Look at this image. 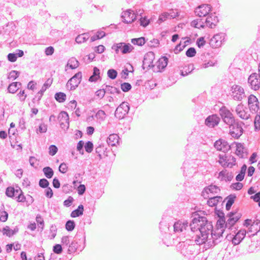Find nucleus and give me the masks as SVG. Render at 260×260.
Wrapping results in <instances>:
<instances>
[{"label": "nucleus", "mask_w": 260, "mask_h": 260, "mask_svg": "<svg viewBox=\"0 0 260 260\" xmlns=\"http://www.w3.org/2000/svg\"><path fill=\"white\" fill-rule=\"evenodd\" d=\"M215 213L219 218L216 222V228L213 230L212 222L208 221L207 218L205 216H201L199 214H196L190 224L191 230L194 232L199 231L200 235H197L196 241L198 242L199 244L205 243L208 241L209 235L210 234L212 238V242L211 244V239L208 242L210 246H214L221 241L223 238L222 234L224 232L223 229V224L225 223V215L221 210H217L215 208Z\"/></svg>", "instance_id": "f257e3e1"}, {"label": "nucleus", "mask_w": 260, "mask_h": 260, "mask_svg": "<svg viewBox=\"0 0 260 260\" xmlns=\"http://www.w3.org/2000/svg\"><path fill=\"white\" fill-rule=\"evenodd\" d=\"M173 226V230L175 233H180L186 230L187 223L182 222L181 221H174L171 217L164 215L161 221L159 222V228L161 232L166 234L170 231V228Z\"/></svg>", "instance_id": "f03ea898"}, {"label": "nucleus", "mask_w": 260, "mask_h": 260, "mask_svg": "<svg viewBox=\"0 0 260 260\" xmlns=\"http://www.w3.org/2000/svg\"><path fill=\"white\" fill-rule=\"evenodd\" d=\"M177 247L181 253L185 256H188L195 253L194 245L189 244L187 241L180 242Z\"/></svg>", "instance_id": "7ed1b4c3"}, {"label": "nucleus", "mask_w": 260, "mask_h": 260, "mask_svg": "<svg viewBox=\"0 0 260 260\" xmlns=\"http://www.w3.org/2000/svg\"><path fill=\"white\" fill-rule=\"evenodd\" d=\"M244 123L237 119V121L230 126V134L231 136L235 139H238L243 134L244 130L242 127V125Z\"/></svg>", "instance_id": "20e7f679"}, {"label": "nucleus", "mask_w": 260, "mask_h": 260, "mask_svg": "<svg viewBox=\"0 0 260 260\" xmlns=\"http://www.w3.org/2000/svg\"><path fill=\"white\" fill-rule=\"evenodd\" d=\"M129 108V106L127 102H122L116 108L115 111V116L119 119L124 118L125 115L128 113Z\"/></svg>", "instance_id": "39448f33"}, {"label": "nucleus", "mask_w": 260, "mask_h": 260, "mask_svg": "<svg viewBox=\"0 0 260 260\" xmlns=\"http://www.w3.org/2000/svg\"><path fill=\"white\" fill-rule=\"evenodd\" d=\"M155 59V54L152 51H149L146 53L144 57L143 60L142 68L143 70L146 69L147 70H149L150 69L154 67L153 64L154 59Z\"/></svg>", "instance_id": "423d86ee"}, {"label": "nucleus", "mask_w": 260, "mask_h": 260, "mask_svg": "<svg viewBox=\"0 0 260 260\" xmlns=\"http://www.w3.org/2000/svg\"><path fill=\"white\" fill-rule=\"evenodd\" d=\"M232 96L237 101H241L245 96L244 88L239 85L235 84L231 87Z\"/></svg>", "instance_id": "0eeeda50"}, {"label": "nucleus", "mask_w": 260, "mask_h": 260, "mask_svg": "<svg viewBox=\"0 0 260 260\" xmlns=\"http://www.w3.org/2000/svg\"><path fill=\"white\" fill-rule=\"evenodd\" d=\"M260 78L256 73H252L248 78V83L250 88L254 90L260 88Z\"/></svg>", "instance_id": "6e6552de"}, {"label": "nucleus", "mask_w": 260, "mask_h": 260, "mask_svg": "<svg viewBox=\"0 0 260 260\" xmlns=\"http://www.w3.org/2000/svg\"><path fill=\"white\" fill-rule=\"evenodd\" d=\"M82 73L81 72H78L69 80L67 83V86H68L70 84L71 86L70 90H75L80 83L82 80Z\"/></svg>", "instance_id": "1a4fd4ad"}, {"label": "nucleus", "mask_w": 260, "mask_h": 260, "mask_svg": "<svg viewBox=\"0 0 260 260\" xmlns=\"http://www.w3.org/2000/svg\"><path fill=\"white\" fill-rule=\"evenodd\" d=\"M214 147L217 150L227 152L231 149V145H230L228 142L224 139H219L214 144Z\"/></svg>", "instance_id": "9d476101"}, {"label": "nucleus", "mask_w": 260, "mask_h": 260, "mask_svg": "<svg viewBox=\"0 0 260 260\" xmlns=\"http://www.w3.org/2000/svg\"><path fill=\"white\" fill-rule=\"evenodd\" d=\"M248 105L251 112L257 113L259 109L258 100L253 94H250L248 96Z\"/></svg>", "instance_id": "9b49d317"}, {"label": "nucleus", "mask_w": 260, "mask_h": 260, "mask_svg": "<svg viewBox=\"0 0 260 260\" xmlns=\"http://www.w3.org/2000/svg\"><path fill=\"white\" fill-rule=\"evenodd\" d=\"M225 34L220 33L215 35L210 40L209 44L213 48H218L221 46L224 41Z\"/></svg>", "instance_id": "f8f14e48"}, {"label": "nucleus", "mask_w": 260, "mask_h": 260, "mask_svg": "<svg viewBox=\"0 0 260 260\" xmlns=\"http://www.w3.org/2000/svg\"><path fill=\"white\" fill-rule=\"evenodd\" d=\"M212 10V6L209 4H203L198 7L196 10L195 13L200 17L206 16L208 15L209 13Z\"/></svg>", "instance_id": "ddd939ff"}, {"label": "nucleus", "mask_w": 260, "mask_h": 260, "mask_svg": "<svg viewBox=\"0 0 260 260\" xmlns=\"http://www.w3.org/2000/svg\"><path fill=\"white\" fill-rule=\"evenodd\" d=\"M220 118L216 114L208 116L205 119V124L209 127L213 128L218 125Z\"/></svg>", "instance_id": "4468645a"}, {"label": "nucleus", "mask_w": 260, "mask_h": 260, "mask_svg": "<svg viewBox=\"0 0 260 260\" xmlns=\"http://www.w3.org/2000/svg\"><path fill=\"white\" fill-rule=\"evenodd\" d=\"M246 107H244L242 104H240L236 107V112L241 119L247 120L249 118L250 114L248 111H246Z\"/></svg>", "instance_id": "2eb2a0df"}, {"label": "nucleus", "mask_w": 260, "mask_h": 260, "mask_svg": "<svg viewBox=\"0 0 260 260\" xmlns=\"http://www.w3.org/2000/svg\"><path fill=\"white\" fill-rule=\"evenodd\" d=\"M79 234L77 233L75 237V239L73 240L69 245L68 253L69 254H72L76 252L77 250L81 251L84 248V246H81L78 244L77 241V238Z\"/></svg>", "instance_id": "dca6fc26"}, {"label": "nucleus", "mask_w": 260, "mask_h": 260, "mask_svg": "<svg viewBox=\"0 0 260 260\" xmlns=\"http://www.w3.org/2000/svg\"><path fill=\"white\" fill-rule=\"evenodd\" d=\"M219 22L218 17L215 15V13H211L208 15L205 20L206 26L211 28H214Z\"/></svg>", "instance_id": "f3484780"}, {"label": "nucleus", "mask_w": 260, "mask_h": 260, "mask_svg": "<svg viewBox=\"0 0 260 260\" xmlns=\"http://www.w3.org/2000/svg\"><path fill=\"white\" fill-rule=\"evenodd\" d=\"M121 17L123 19L122 21L126 24L134 22L136 18V15L132 13L131 10H128L124 12Z\"/></svg>", "instance_id": "a211bd4d"}, {"label": "nucleus", "mask_w": 260, "mask_h": 260, "mask_svg": "<svg viewBox=\"0 0 260 260\" xmlns=\"http://www.w3.org/2000/svg\"><path fill=\"white\" fill-rule=\"evenodd\" d=\"M241 217V214H238L235 217L229 218L226 221L225 220V223L223 224V229L224 230L226 228L229 230L232 229V227L240 219Z\"/></svg>", "instance_id": "6ab92c4d"}, {"label": "nucleus", "mask_w": 260, "mask_h": 260, "mask_svg": "<svg viewBox=\"0 0 260 260\" xmlns=\"http://www.w3.org/2000/svg\"><path fill=\"white\" fill-rule=\"evenodd\" d=\"M53 82V78H48L46 81L44 83L41 89L37 93V96L38 97V101H39L43 94L45 91L52 84Z\"/></svg>", "instance_id": "aec40b11"}, {"label": "nucleus", "mask_w": 260, "mask_h": 260, "mask_svg": "<svg viewBox=\"0 0 260 260\" xmlns=\"http://www.w3.org/2000/svg\"><path fill=\"white\" fill-rule=\"evenodd\" d=\"M236 145V154L240 158H244L247 155L246 149L244 147L243 144L240 143L234 142Z\"/></svg>", "instance_id": "412c9836"}, {"label": "nucleus", "mask_w": 260, "mask_h": 260, "mask_svg": "<svg viewBox=\"0 0 260 260\" xmlns=\"http://www.w3.org/2000/svg\"><path fill=\"white\" fill-rule=\"evenodd\" d=\"M168 58L166 56H161L157 61L156 66L158 69V72H162L166 68L168 63Z\"/></svg>", "instance_id": "4be33fe9"}, {"label": "nucleus", "mask_w": 260, "mask_h": 260, "mask_svg": "<svg viewBox=\"0 0 260 260\" xmlns=\"http://www.w3.org/2000/svg\"><path fill=\"white\" fill-rule=\"evenodd\" d=\"M20 190V188L18 186L16 187V188L12 186H9L6 188L5 193L7 197L13 198L15 196H17Z\"/></svg>", "instance_id": "5701e85b"}, {"label": "nucleus", "mask_w": 260, "mask_h": 260, "mask_svg": "<svg viewBox=\"0 0 260 260\" xmlns=\"http://www.w3.org/2000/svg\"><path fill=\"white\" fill-rule=\"evenodd\" d=\"M119 137L116 134H110L108 137L107 142L109 146H115L116 143H118Z\"/></svg>", "instance_id": "b1692460"}, {"label": "nucleus", "mask_w": 260, "mask_h": 260, "mask_svg": "<svg viewBox=\"0 0 260 260\" xmlns=\"http://www.w3.org/2000/svg\"><path fill=\"white\" fill-rule=\"evenodd\" d=\"M19 229L16 226L14 230L11 229L9 226H6L3 229V232L4 235H6L9 237H12L13 235L16 234L18 232Z\"/></svg>", "instance_id": "393cba45"}, {"label": "nucleus", "mask_w": 260, "mask_h": 260, "mask_svg": "<svg viewBox=\"0 0 260 260\" xmlns=\"http://www.w3.org/2000/svg\"><path fill=\"white\" fill-rule=\"evenodd\" d=\"M22 84L19 82H12L8 87V91L9 93H15L21 86Z\"/></svg>", "instance_id": "a878e982"}, {"label": "nucleus", "mask_w": 260, "mask_h": 260, "mask_svg": "<svg viewBox=\"0 0 260 260\" xmlns=\"http://www.w3.org/2000/svg\"><path fill=\"white\" fill-rule=\"evenodd\" d=\"M100 74V70L96 67H94L92 75L89 77L88 81L90 82H95L101 78Z\"/></svg>", "instance_id": "bb28decb"}, {"label": "nucleus", "mask_w": 260, "mask_h": 260, "mask_svg": "<svg viewBox=\"0 0 260 260\" xmlns=\"http://www.w3.org/2000/svg\"><path fill=\"white\" fill-rule=\"evenodd\" d=\"M222 198L220 196H215L211 197L207 201V204L210 207H214L217 204L222 201Z\"/></svg>", "instance_id": "cd10ccee"}, {"label": "nucleus", "mask_w": 260, "mask_h": 260, "mask_svg": "<svg viewBox=\"0 0 260 260\" xmlns=\"http://www.w3.org/2000/svg\"><path fill=\"white\" fill-rule=\"evenodd\" d=\"M84 211V206L81 204L78 206V208L73 210L71 213V216L73 218L79 217L83 215Z\"/></svg>", "instance_id": "c85d7f7f"}, {"label": "nucleus", "mask_w": 260, "mask_h": 260, "mask_svg": "<svg viewBox=\"0 0 260 260\" xmlns=\"http://www.w3.org/2000/svg\"><path fill=\"white\" fill-rule=\"evenodd\" d=\"M89 38V33H83L77 36L75 38V41L78 44H81L86 42Z\"/></svg>", "instance_id": "c756f323"}, {"label": "nucleus", "mask_w": 260, "mask_h": 260, "mask_svg": "<svg viewBox=\"0 0 260 260\" xmlns=\"http://www.w3.org/2000/svg\"><path fill=\"white\" fill-rule=\"evenodd\" d=\"M194 70V66L193 64H189L185 66L183 68V70L181 71L180 75L183 76H186L191 73Z\"/></svg>", "instance_id": "7c9ffc66"}, {"label": "nucleus", "mask_w": 260, "mask_h": 260, "mask_svg": "<svg viewBox=\"0 0 260 260\" xmlns=\"http://www.w3.org/2000/svg\"><path fill=\"white\" fill-rule=\"evenodd\" d=\"M122 44V46L121 49V51L122 54H126L130 53L132 50L134 49L133 46H132L129 43H120Z\"/></svg>", "instance_id": "2f4dec72"}, {"label": "nucleus", "mask_w": 260, "mask_h": 260, "mask_svg": "<svg viewBox=\"0 0 260 260\" xmlns=\"http://www.w3.org/2000/svg\"><path fill=\"white\" fill-rule=\"evenodd\" d=\"M204 190L207 193H209V192L212 193H217L220 191V189L218 187L214 185H210L204 188Z\"/></svg>", "instance_id": "473e14b6"}, {"label": "nucleus", "mask_w": 260, "mask_h": 260, "mask_svg": "<svg viewBox=\"0 0 260 260\" xmlns=\"http://www.w3.org/2000/svg\"><path fill=\"white\" fill-rule=\"evenodd\" d=\"M104 87H105V90H106V92H107L111 94H114V93H116L117 94H119L121 93V91L119 90V89H118L116 87H114L112 86H110V85H106V84H105Z\"/></svg>", "instance_id": "72a5a7b5"}, {"label": "nucleus", "mask_w": 260, "mask_h": 260, "mask_svg": "<svg viewBox=\"0 0 260 260\" xmlns=\"http://www.w3.org/2000/svg\"><path fill=\"white\" fill-rule=\"evenodd\" d=\"M218 157L219 158L218 160L219 164L224 168L227 167L226 165H228V162L229 161V159H228V155L226 154H219Z\"/></svg>", "instance_id": "f704fd0d"}, {"label": "nucleus", "mask_w": 260, "mask_h": 260, "mask_svg": "<svg viewBox=\"0 0 260 260\" xmlns=\"http://www.w3.org/2000/svg\"><path fill=\"white\" fill-rule=\"evenodd\" d=\"M106 34L104 31H98L95 35L92 36L90 38V42H93L96 40L101 39L105 37Z\"/></svg>", "instance_id": "c9c22d12"}, {"label": "nucleus", "mask_w": 260, "mask_h": 260, "mask_svg": "<svg viewBox=\"0 0 260 260\" xmlns=\"http://www.w3.org/2000/svg\"><path fill=\"white\" fill-rule=\"evenodd\" d=\"M260 230V221H255L251 224L250 226L249 232H254V234H253V235H254L255 234H256L258 231Z\"/></svg>", "instance_id": "e433bc0d"}, {"label": "nucleus", "mask_w": 260, "mask_h": 260, "mask_svg": "<svg viewBox=\"0 0 260 260\" xmlns=\"http://www.w3.org/2000/svg\"><path fill=\"white\" fill-rule=\"evenodd\" d=\"M43 172L45 177L48 179L51 178L54 174L53 169L50 167H46L43 169Z\"/></svg>", "instance_id": "4c0bfd02"}, {"label": "nucleus", "mask_w": 260, "mask_h": 260, "mask_svg": "<svg viewBox=\"0 0 260 260\" xmlns=\"http://www.w3.org/2000/svg\"><path fill=\"white\" fill-rule=\"evenodd\" d=\"M54 98L59 103L64 102L67 98L66 94L62 92H58L55 94Z\"/></svg>", "instance_id": "58836bf2"}, {"label": "nucleus", "mask_w": 260, "mask_h": 260, "mask_svg": "<svg viewBox=\"0 0 260 260\" xmlns=\"http://www.w3.org/2000/svg\"><path fill=\"white\" fill-rule=\"evenodd\" d=\"M131 42L134 45L142 46L146 43L145 38L144 37H140L138 38H134L131 40Z\"/></svg>", "instance_id": "ea45409f"}, {"label": "nucleus", "mask_w": 260, "mask_h": 260, "mask_svg": "<svg viewBox=\"0 0 260 260\" xmlns=\"http://www.w3.org/2000/svg\"><path fill=\"white\" fill-rule=\"evenodd\" d=\"M231 113H232L225 106H222L219 109V114L223 120L229 115H231Z\"/></svg>", "instance_id": "a19ab883"}, {"label": "nucleus", "mask_w": 260, "mask_h": 260, "mask_svg": "<svg viewBox=\"0 0 260 260\" xmlns=\"http://www.w3.org/2000/svg\"><path fill=\"white\" fill-rule=\"evenodd\" d=\"M76 226L75 222L74 220H69L66 222L65 228L68 232L73 231Z\"/></svg>", "instance_id": "79ce46f5"}, {"label": "nucleus", "mask_w": 260, "mask_h": 260, "mask_svg": "<svg viewBox=\"0 0 260 260\" xmlns=\"http://www.w3.org/2000/svg\"><path fill=\"white\" fill-rule=\"evenodd\" d=\"M223 120L226 124L230 126L234 123V122L237 121V119L236 120L235 119L233 114L231 113V115H229L228 117L224 118Z\"/></svg>", "instance_id": "37998d69"}, {"label": "nucleus", "mask_w": 260, "mask_h": 260, "mask_svg": "<svg viewBox=\"0 0 260 260\" xmlns=\"http://www.w3.org/2000/svg\"><path fill=\"white\" fill-rule=\"evenodd\" d=\"M69 67L71 69H75L79 67V61L74 57H72L69 60Z\"/></svg>", "instance_id": "c03bdc74"}, {"label": "nucleus", "mask_w": 260, "mask_h": 260, "mask_svg": "<svg viewBox=\"0 0 260 260\" xmlns=\"http://www.w3.org/2000/svg\"><path fill=\"white\" fill-rule=\"evenodd\" d=\"M186 43H189V40H187L184 42V44L183 45H181V43L180 42L179 44H178L174 49V52L175 54H177L181 52L183 49L186 46Z\"/></svg>", "instance_id": "a18cd8bd"}, {"label": "nucleus", "mask_w": 260, "mask_h": 260, "mask_svg": "<svg viewBox=\"0 0 260 260\" xmlns=\"http://www.w3.org/2000/svg\"><path fill=\"white\" fill-rule=\"evenodd\" d=\"M228 159H229V161L228 162V165H226L227 167L231 168L236 165V159L234 156L231 155H228Z\"/></svg>", "instance_id": "49530a36"}, {"label": "nucleus", "mask_w": 260, "mask_h": 260, "mask_svg": "<svg viewBox=\"0 0 260 260\" xmlns=\"http://www.w3.org/2000/svg\"><path fill=\"white\" fill-rule=\"evenodd\" d=\"M17 196L16 197V198L17 199V201L18 202L23 203L26 202V198L24 195L23 192L21 189L19 191V193H17Z\"/></svg>", "instance_id": "de8ad7c7"}, {"label": "nucleus", "mask_w": 260, "mask_h": 260, "mask_svg": "<svg viewBox=\"0 0 260 260\" xmlns=\"http://www.w3.org/2000/svg\"><path fill=\"white\" fill-rule=\"evenodd\" d=\"M117 74L116 70L113 69L108 70L107 72L108 77L112 80L115 79L117 77Z\"/></svg>", "instance_id": "09e8293b"}, {"label": "nucleus", "mask_w": 260, "mask_h": 260, "mask_svg": "<svg viewBox=\"0 0 260 260\" xmlns=\"http://www.w3.org/2000/svg\"><path fill=\"white\" fill-rule=\"evenodd\" d=\"M246 230H241L238 232V233L235 235L234 237L237 238L240 240L241 241L243 240L246 235Z\"/></svg>", "instance_id": "8fccbe9b"}, {"label": "nucleus", "mask_w": 260, "mask_h": 260, "mask_svg": "<svg viewBox=\"0 0 260 260\" xmlns=\"http://www.w3.org/2000/svg\"><path fill=\"white\" fill-rule=\"evenodd\" d=\"M36 220L39 228H40L41 229V231H42L44 226V222L43 219L40 215L38 214L36 217Z\"/></svg>", "instance_id": "3c124183"}, {"label": "nucleus", "mask_w": 260, "mask_h": 260, "mask_svg": "<svg viewBox=\"0 0 260 260\" xmlns=\"http://www.w3.org/2000/svg\"><path fill=\"white\" fill-rule=\"evenodd\" d=\"M132 88L131 84L128 82H124L121 84V89L123 92H128L131 90Z\"/></svg>", "instance_id": "603ef678"}, {"label": "nucleus", "mask_w": 260, "mask_h": 260, "mask_svg": "<svg viewBox=\"0 0 260 260\" xmlns=\"http://www.w3.org/2000/svg\"><path fill=\"white\" fill-rule=\"evenodd\" d=\"M260 129V115L257 114L254 119V131L256 132Z\"/></svg>", "instance_id": "864d4df0"}, {"label": "nucleus", "mask_w": 260, "mask_h": 260, "mask_svg": "<svg viewBox=\"0 0 260 260\" xmlns=\"http://www.w3.org/2000/svg\"><path fill=\"white\" fill-rule=\"evenodd\" d=\"M104 86L105 84H103L102 86V89H99L95 92L96 96L101 99H103L105 95L106 90H105Z\"/></svg>", "instance_id": "5fc2aeb1"}, {"label": "nucleus", "mask_w": 260, "mask_h": 260, "mask_svg": "<svg viewBox=\"0 0 260 260\" xmlns=\"http://www.w3.org/2000/svg\"><path fill=\"white\" fill-rule=\"evenodd\" d=\"M84 148L85 151L87 153L91 152L93 149V144L92 142L90 141H87L84 145Z\"/></svg>", "instance_id": "6e6d98bb"}, {"label": "nucleus", "mask_w": 260, "mask_h": 260, "mask_svg": "<svg viewBox=\"0 0 260 260\" xmlns=\"http://www.w3.org/2000/svg\"><path fill=\"white\" fill-rule=\"evenodd\" d=\"M196 50L193 47L189 48L186 51L185 54L188 57H192L196 55Z\"/></svg>", "instance_id": "4d7b16f0"}, {"label": "nucleus", "mask_w": 260, "mask_h": 260, "mask_svg": "<svg viewBox=\"0 0 260 260\" xmlns=\"http://www.w3.org/2000/svg\"><path fill=\"white\" fill-rule=\"evenodd\" d=\"M19 72L15 70H12L10 72L9 75L8 76V78L9 79H12L13 80H15L19 77Z\"/></svg>", "instance_id": "13d9d810"}, {"label": "nucleus", "mask_w": 260, "mask_h": 260, "mask_svg": "<svg viewBox=\"0 0 260 260\" xmlns=\"http://www.w3.org/2000/svg\"><path fill=\"white\" fill-rule=\"evenodd\" d=\"M139 21L140 22V25L144 27H146L147 25H148L150 22V20L147 19L146 17H141L139 19Z\"/></svg>", "instance_id": "bf43d9fd"}, {"label": "nucleus", "mask_w": 260, "mask_h": 260, "mask_svg": "<svg viewBox=\"0 0 260 260\" xmlns=\"http://www.w3.org/2000/svg\"><path fill=\"white\" fill-rule=\"evenodd\" d=\"M105 152V147L104 145L102 144L99 145V146H98L95 148V152L98 154V156L100 159L102 158V153Z\"/></svg>", "instance_id": "052dcab7"}, {"label": "nucleus", "mask_w": 260, "mask_h": 260, "mask_svg": "<svg viewBox=\"0 0 260 260\" xmlns=\"http://www.w3.org/2000/svg\"><path fill=\"white\" fill-rule=\"evenodd\" d=\"M49 185V181L45 178H42L40 179L39 182V185L40 187L43 188L48 187Z\"/></svg>", "instance_id": "680f3d73"}, {"label": "nucleus", "mask_w": 260, "mask_h": 260, "mask_svg": "<svg viewBox=\"0 0 260 260\" xmlns=\"http://www.w3.org/2000/svg\"><path fill=\"white\" fill-rule=\"evenodd\" d=\"M53 251L57 254H61L62 252V247L60 244H56L53 247Z\"/></svg>", "instance_id": "e2e57ef3"}, {"label": "nucleus", "mask_w": 260, "mask_h": 260, "mask_svg": "<svg viewBox=\"0 0 260 260\" xmlns=\"http://www.w3.org/2000/svg\"><path fill=\"white\" fill-rule=\"evenodd\" d=\"M61 117L62 119L64 118V120L68 122V125H69V116L67 112L61 111L58 115V118H60Z\"/></svg>", "instance_id": "0e129e2a"}, {"label": "nucleus", "mask_w": 260, "mask_h": 260, "mask_svg": "<svg viewBox=\"0 0 260 260\" xmlns=\"http://www.w3.org/2000/svg\"><path fill=\"white\" fill-rule=\"evenodd\" d=\"M58 148L55 145H51L49 147V154L53 156L57 152Z\"/></svg>", "instance_id": "69168bd1"}, {"label": "nucleus", "mask_w": 260, "mask_h": 260, "mask_svg": "<svg viewBox=\"0 0 260 260\" xmlns=\"http://www.w3.org/2000/svg\"><path fill=\"white\" fill-rule=\"evenodd\" d=\"M236 198V196L235 194H230L225 198V200H228L226 203L230 204L232 206L235 202Z\"/></svg>", "instance_id": "338daca9"}, {"label": "nucleus", "mask_w": 260, "mask_h": 260, "mask_svg": "<svg viewBox=\"0 0 260 260\" xmlns=\"http://www.w3.org/2000/svg\"><path fill=\"white\" fill-rule=\"evenodd\" d=\"M105 112L102 110H99L95 114L96 118L102 120H104L105 119Z\"/></svg>", "instance_id": "774afa93"}]
</instances>
